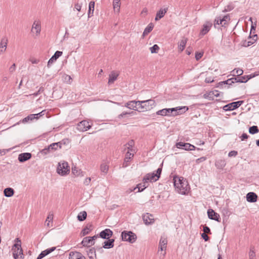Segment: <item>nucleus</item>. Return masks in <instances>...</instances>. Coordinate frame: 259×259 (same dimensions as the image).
<instances>
[{
  "label": "nucleus",
  "mask_w": 259,
  "mask_h": 259,
  "mask_svg": "<svg viewBox=\"0 0 259 259\" xmlns=\"http://www.w3.org/2000/svg\"><path fill=\"white\" fill-rule=\"evenodd\" d=\"M174 186L177 191L181 194L186 195L189 192L190 187L187 181L183 178L175 177L174 178Z\"/></svg>",
  "instance_id": "nucleus-1"
},
{
  "label": "nucleus",
  "mask_w": 259,
  "mask_h": 259,
  "mask_svg": "<svg viewBox=\"0 0 259 259\" xmlns=\"http://www.w3.org/2000/svg\"><path fill=\"white\" fill-rule=\"evenodd\" d=\"M15 241L16 243L12 247L13 257L15 259H23L24 254L21 246V240L17 238Z\"/></svg>",
  "instance_id": "nucleus-2"
},
{
  "label": "nucleus",
  "mask_w": 259,
  "mask_h": 259,
  "mask_svg": "<svg viewBox=\"0 0 259 259\" xmlns=\"http://www.w3.org/2000/svg\"><path fill=\"white\" fill-rule=\"evenodd\" d=\"M121 237L122 241H127L131 243H134L137 240V235L131 231H123L121 232Z\"/></svg>",
  "instance_id": "nucleus-3"
},
{
  "label": "nucleus",
  "mask_w": 259,
  "mask_h": 259,
  "mask_svg": "<svg viewBox=\"0 0 259 259\" xmlns=\"http://www.w3.org/2000/svg\"><path fill=\"white\" fill-rule=\"evenodd\" d=\"M70 171L69 166L67 162L63 161L58 163L57 172L61 176H65Z\"/></svg>",
  "instance_id": "nucleus-4"
},
{
  "label": "nucleus",
  "mask_w": 259,
  "mask_h": 259,
  "mask_svg": "<svg viewBox=\"0 0 259 259\" xmlns=\"http://www.w3.org/2000/svg\"><path fill=\"white\" fill-rule=\"evenodd\" d=\"M58 148H61V143H53L48 146L47 147L41 150L40 153L44 155H47L50 153L51 152H53L55 150H56L58 149Z\"/></svg>",
  "instance_id": "nucleus-5"
},
{
  "label": "nucleus",
  "mask_w": 259,
  "mask_h": 259,
  "mask_svg": "<svg viewBox=\"0 0 259 259\" xmlns=\"http://www.w3.org/2000/svg\"><path fill=\"white\" fill-rule=\"evenodd\" d=\"M176 146L178 148L183 149L186 151H193L195 150V149L198 150H202V149L199 148H196L194 145L190 143H184L182 142L177 143Z\"/></svg>",
  "instance_id": "nucleus-6"
},
{
  "label": "nucleus",
  "mask_w": 259,
  "mask_h": 259,
  "mask_svg": "<svg viewBox=\"0 0 259 259\" xmlns=\"http://www.w3.org/2000/svg\"><path fill=\"white\" fill-rule=\"evenodd\" d=\"M244 103L243 101L233 102L223 106V109L225 111H232L240 107Z\"/></svg>",
  "instance_id": "nucleus-7"
},
{
  "label": "nucleus",
  "mask_w": 259,
  "mask_h": 259,
  "mask_svg": "<svg viewBox=\"0 0 259 259\" xmlns=\"http://www.w3.org/2000/svg\"><path fill=\"white\" fill-rule=\"evenodd\" d=\"M140 104H142L143 112L150 110L155 106V101L154 100L149 99L145 101H141Z\"/></svg>",
  "instance_id": "nucleus-8"
},
{
  "label": "nucleus",
  "mask_w": 259,
  "mask_h": 259,
  "mask_svg": "<svg viewBox=\"0 0 259 259\" xmlns=\"http://www.w3.org/2000/svg\"><path fill=\"white\" fill-rule=\"evenodd\" d=\"M212 23L210 21H206L202 25V28L199 33V36L200 37L206 34L210 30L212 27Z\"/></svg>",
  "instance_id": "nucleus-9"
},
{
  "label": "nucleus",
  "mask_w": 259,
  "mask_h": 259,
  "mask_svg": "<svg viewBox=\"0 0 259 259\" xmlns=\"http://www.w3.org/2000/svg\"><path fill=\"white\" fill-rule=\"evenodd\" d=\"M159 179L158 176L156 175L155 172L148 173L144 177L143 181L144 183H148L149 182H155Z\"/></svg>",
  "instance_id": "nucleus-10"
},
{
  "label": "nucleus",
  "mask_w": 259,
  "mask_h": 259,
  "mask_svg": "<svg viewBox=\"0 0 259 259\" xmlns=\"http://www.w3.org/2000/svg\"><path fill=\"white\" fill-rule=\"evenodd\" d=\"M91 127V125L89 122L87 120H82L77 125V129L80 132H84L89 130Z\"/></svg>",
  "instance_id": "nucleus-11"
},
{
  "label": "nucleus",
  "mask_w": 259,
  "mask_h": 259,
  "mask_svg": "<svg viewBox=\"0 0 259 259\" xmlns=\"http://www.w3.org/2000/svg\"><path fill=\"white\" fill-rule=\"evenodd\" d=\"M142 219L146 225H151L154 222L153 215L149 213L143 214L142 215Z\"/></svg>",
  "instance_id": "nucleus-12"
},
{
  "label": "nucleus",
  "mask_w": 259,
  "mask_h": 259,
  "mask_svg": "<svg viewBox=\"0 0 259 259\" xmlns=\"http://www.w3.org/2000/svg\"><path fill=\"white\" fill-rule=\"evenodd\" d=\"M173 108L174 110L172 112L173 116L182 114L183 113H185L189 109L187 106H178Z\"/></svg>",
  "instance_id": "nucleus-13"
},
{
  "label": "nucleus",
  "mask_w": 259,
  "mask_h": 259,
  "mask_svg": "<svg viewBox=\"0 0 259 259\" xmlns=\"http://www.w3.org/2000/svg\"><path fill=\"white\" fill-rule=\"evenodd\" d=\"M174 111V108H164L159 110L156 112V114L162 116H172V112Z\"/></svg>",
  "instance_id": "nucleus-14"
},
{
  "label": "nucleus",
  "mask_w": 259,
  "mask_h": 259,
  "mask_svg": "<svg viewBox=\"0 0 259 259\" xmlns=\"http://www.w3.org/2000/svg\"><path fill=\"white\" fill-rule=\"evenodd\" d=\"M208 217L210 220L220 222V215L215 212L213 209H209L207 210Z\"/></svg>",
  "instance_id": "nucleus-15"
},
{
  "label": "nucleus",
  "mask_w": 259,
  "mask_h": 259,
  "mask_svg": "<svg viewBox=\"0 0 259 259\" xmlns=\"http://www.w3.org/2000/svg\"><path fill=\"white\" fill-rule=\"evenodd\" d=\"M113 235V232L109 229H106L100 233V237L103 239H108Z\"/></svg>",
  "instance_id": "nucleus-16"
},
{
  "label": "nucleus",
  "mask_w": 259,
  "mask_h": 259,
  "mask_svg": "<svg viewBox=\"0 0 259 259\" xmlns=\"http://www.w3.org/2000/svg\"><path fill=\"white\" fill-rule=\"evenodd\" d=\"M31 31L35 32L36 36L40 34L41 31L40 23L39 21H35L32 26Z\"/></svg>",
  "instance_id": "nucleus-17"
},
{
  "label": "nucleus",
  "mask_w": 259,
  "mask_h": 259,
  "mask_svg": "<svg viewBox=\"0 0 259 259\" xmlns=\"http://www.w3.org/2000/svg\"><path fill=\"white\" fill-rule=\"evenodd\" d=\"M63 52L61 51H57L54 55L49 59L48 62V66L49 67L55 61L57 60L59 57L62 56Z\"/></svg>",
  "instance_id": "nucleus-18"
},
{
  "label": "nucleus",
  "mask_w": 259,
  "mask_h": 259,
  "mask_svg": "<svg viewBox=\"0 0 259 259\" xmlns=\"http://www.w3.org/2000/svg\"><path fill=\"white\" fill-rule=\"evenodd\" d=\"M94 229L93 225L91 223H89L87 226L81 230L80 235L81 236H84L89 234Z\"/></svg>",
  "instance_id": "nucleus-19"
},
{
  "label": "nucleus",
  "mask_w": 259,
  "mask_h": 259,
  "mask_svg": "<svg viewBox=\"0 0 259 259\" xmlns=\"http://www.w3.org/2000/svg\"><path fill=\"white\" fill-rule=\"evenodd\" d=\"M31 157V154L30 153H21L18 156V160L20 162H24Z\"/></svg>",
  "instance_id": "nucleus-20"
},
{
  "label": "nucleus",
  "mask_w": 259,
  "mask_h": 259,
  "mask_svg": "<svg viewBox=\"0 0 259 259\" xmlns=\"http://www.w3.org/2000/svg\"><path fill=\"white\" fill-rule=\"evenodd\" d=\"M134 153H131L130 151H127L125 154L124 162L122 164L123 167H126L129 165L130 160L133 157Z\"/></svg>",
  "instance_id": "nucleus-21"
},
{
  "label": "nucleus",
  "mask_w": 259,
  "mask_h": 259,
  "mask_svg": "<svg viewBox=\"0 0 259 259\" xmlns=\"http://www.w3.org/2000/svg\"><path fill=\"white\" fill-rule=\"evenodd\" d=\"M8 44V39L6 37L2 38L0 42V53H4L7 49Z\"/></svg>",
  "instance_id": "nucleus-22"
},
{
  "label": "nucleus",
  "mask_w": 259,
  "mask_h": 259,
  "mask_svg": "<svg viewBox=\"0 0 259 259\" xmlns=\"http://www.w3.org/2000/svg\"><path fill=\"white\" fill-rule=\"evenodd\" d=\"M167 243V240L166 238L161 237L159 241V250L163 251L165 250L166 248V245Z\"/></svg>",
  "instance_id": "nucleus-23"
},
{
  "label": "nucleus",
  "mask_w": 259,
  "mask_h": 259,
  "mask_svg": "<svg viewBox=\"0 0 259 259\" xmlns=\"http://www.w3.org/2000/svg\"><path fill=\"white\" fill-rule=\"evenodd\" d=\"M84 256L81 253L77 251H71L69 253V259H82Z\"/></svg>",
  "instance_id": "nucleus-24"
},
{
  "label": "nucleus",
  "mask_w": 259,
  "mask_h": 259,
  "mask_svg": "<svg viewBox=\"0 0 259 259\" xmlns=\"http://www.w3.org/2000/svg\"><path fill=\"white\" fill-rule=\"evenodd\" d=\"M257 196L254 192H249L246 195V200L249 202H255L257 201Z\"/></svg>",
  "instance_id": "nucleus-25"
},
{
  "label": "nucleus",
  "mask_w": 259,
  "mask_h": 259,
  "mask_svg": "<svg viewBox=\"0 0 259 259\" xmlns=\"http://www.w3.org/2000/svg\"><path fill=\"white\" fill-rule=\"evenodd\" d=\"M167 8L164 9L161 8L156 13V15L155 18V21H158L161 19L162 17H163L165 13L167 12Z\"/></svg>",
  "instance_id": "nucleus-26"
},
{
  "label": "nucleus",
  "mask_w": 259,
  "mask_h": 259,
  "mask_svg": "<svg viewBox=\"0 0 259 259\" xmlns=\"http://www.w3.org/2000/svg\"><path fill=\"white\" fill-rule=\"evenodd\" d=\"M56 249L55 247H52L42 251L37 256L36 259H42L43 257L49 254Z\"/></svg>",
  "instance_id": "nucleus-27"
},
{
  "label": "nucleus",
  "mask_w": 259,
  "mask_h": 259,
  "mask_svg": "<svg viewBox=\"0 0 259 259\" xmlns=\"http://www.w3.org/2000/svg\"><path fill=\"white\" fill-rule=\"evenodd\" d=\"M118 75V73L115 71H112L109 76L108 83L111 84L113 83L114 81L117 79Z\"/></svg>",
  "instance_id": "nucleus-28"
},
{
  "label": "nucleus",
  "mask_w": 259,
  "mask_h": 259,
  "mask_svg": "<svg viewBox=\"0 0 259 259\" xmlns=\"http://www.w3.org/2000/svg\"><path fill=\"white\" fill-rule=\"evenodd\" d=\"M81 243L83 246L90 247L91 245H94L95 244V242H93L89 236L83 238Z\"/></svg>",
  "instance_id": "nucleus-29"
},
{
  "label": "nucleus",
  "mask_w": 259,
  "mask_h": 259,
  "mask_svg": "<svg viewBox=\"0 0 259 259\" xmlns=\"http://www.w3.org/2000/svg\"><path fill=\"white\" fill-rule=\"evenodd\" d=\"M226 165L225 159H218L215 162V165L218 169H223Z\"/></svg>",
  "instance_id": "nucleus-30"
},
{
  "label": "nucleus",
  "mask_w": 259,
  "mask_h": 259,
  "mask_svg": "<svg viewBox=\"0 0 259 259\" xmlns=\"http://www.w3.org/2000/svg\"><path fill=\"white\" fill-rule=\"evenodd\" d=\"M114 239H108V240L105 241L104 242V245L102 247L105 249H109L112 248L114 246Z\"/></svg>",
  "instance_id": "nucleus-31"
},
{
  "label": "nucleus",
  "mask_w": 259,
  "mask_h": 259,
  "mask_svg": "<svg viewBox=\"0 0 259 259\" xmlns=\"http://www.w3.org/2000/svg\"><path fill=\"white\" fill-rule=\"evenodd\" d=\"M187 41V39L184 37L180 41L178 42V50L180 52H182L185 47Z\"/></svg>",
  "instance_id": "nucleus-32"
},
{
  "label": "nucleus",
  "mask_w": 259,
  "mask_h": 259,
  "mask_svg": "<svg viewBox=\"0 0 259 259\" xmlns=\"http://www.w3.org/2000/svg\"><path fill=\"white\" fill-rule=\"evenodd\" d=\"M4 195L7 197H12L14 194V190L12 188H7L4 191Z\"/></svg>",
  "instance_id": "nucleus-33"
},
{
  "label": "nucleus",
  "mask_w": 259,
  "mask_h": 259,
  "mask_svg": "<svg viewBox=\"0 0 259 259\" xmlns=\"http://www.w3.org/2000/svg\"><path fill=\"white\" fill-rule=\"evenodd\" d=\"M146 183H144V182L143 184H139L133 189H131L130 192H132L135 190L136 189H138V192H142L145 188H146L148 187V186L146 185Z\"/></svg>",
  "instance_id": "nucleus-34"
},
{
  "label": "nucleus",
  "mask_w": 259,
  "mask_h": 259,
  "mask_svg": "<svg viewBox=\"0 0 259 259\" xmlns=\"http://www.w3.org/2000/svg\"><path fill=\"white\" fill-rule=\"evenodd\" d=\"M230 20V17L229 14L226 15L224 16L223 18H221V19H220V23L222 25V26H225L228 21Z\"/></svg>",
  "instance_id": "nucleus-35"
},
{
  "label": "nucleus",
  "mask_w": 259,
  "mask_h": 259,
  "mask_svg": "<svg viewBox=\"0 0 259 259\" xmlns=\"http://www.w3.org/2000/svg\"><path fill=\"white\" fill-rule=\"evenodd\" d=\"M87 217V212L85 211H82L78 213V214L77 217V218L79 221L82 222L86 219Z\"/></svg>",
  "instance_id": "nucleus-36"
},
{
  "label": "nucleus",
  "mask_w": 259,
  "mask_h": 259,
  "mask_svg": "<svg viewBox=\"0 0 259 259\" xmlns=\"http://www.w3.org/2000/svg\"><path fill=\"white\" fill-rule=\"evenodd\" d=\"M153 27V24L152 23H150L144 29L143 33V36H145L150 33L152 30Z\"/></svg>",
  "instance_id": "nucleus-37"
},
{
  "label": "nucleus",
  "mask_w": 259,
  "mask_h": 259,
  "mask_svg": "<svg viewBox=\"0 0 259 259\" xmlns=\"http://www.w3.org/2000/svg\"><path fill=\"white\" fill-rule=\"evenodd\" d=\"M95 7V2L94 1H91L89 3V11H88V16L89 17H91V15H93Z\"/></svg>",
  "instance_id": "nucleus-38"
},
{
  "label": "nucleus",
  "mask_w": 259,
  "mask_h": 259,
  "mask_svg": "<svg viewBox=\"0 0 259 259\" xmlns=\"http://www.w3.org/2000/svg\"><path fill=\"white\" fill-rule=\"evenodd\" d=\"M136 101H131L127 102L125 105V107L130 109L135 110V108L136 106Z\"/></svg>",
  "instance_id": "nucleus-39"
},
{
  "label": "nucleus",
  "mask_w": 259,
  "mask_h": 259,
  "mask_svg": "<svg viewBox=\"0 0 259 259\" xmlns=\"http://www.w3.org/2000/svg\"><path fill=\"white\" fill-rule=\"evenodd\" d=\"M87 254H88L89 257L90 259L96 257V250L94 248H92L90 249L87 251Z\"/></svg>",
  "instance_id": "nucleus-40"
},
{
  "label": "nucleus",
  "mask_w": 259,
  "mask_h": 259,
  "mask_svg": "<svg viewBox=\"0 0 259 259\" xmlns=\"http://www.w3.org/2000/svg\"><path fill=\"white\" fill-rule=\"evenodd\" d=\"M134 145V141L133 140H130L126 145H125V146L126 148L128 149V151L133 152L134 151L133 149Z\"/></svg>",
  "instance_id": "nucleus-41"
},
{
  "label": "nucleus",
  "mask_w": 259,
  "mask_h": 259,
  "mask_svg": "<svg viewBox=\"0 0 259 259\" xmlns=\"http://www.w3.org/2000/svg\"><path fill=\"white\" fill-rule=\"evenodd\" d=\"M259 132V130L256 125H253L249 128V133L253 135Z\"/></svg>",
  "instance_id": "nucleus-42"
},
{
  "label": "nucleus",
  "mask_w": 259,
  "mask_h": 259,
  "mask_svg": "<svg viewBox=\"0 0 259 259\" xmlns=\"http://www.w3.org/2000/svg\"><path fill=\"white\" fill-rule=\"evenodd\" d=\"M231 72H233V75L234 76H236V74H237V76H239L243 73V70L242 69L235 68L232 70Z\"/></svg>",
  "instance_id": "nucleus-43"
},
{
  "label": "nucleus",
  "mask_w": 259,
  "mask_h": 259,
  "mask_svg": "<svg viewBox=\"0 0 259 259\" xmlns=\"http://www.w3.org/2000/svg\"><path fill=\"white\" fill-rule=\"evenodd\" d=\"M100 169L102 172L106 174L109 169V166L105 163H102L100 166Z\"/></svg>",
  "instance_id": "nucleus-44"
},
{
  "label": "nucleus",
  "mask_w": 259,
  "mask_h": 259,
  "mask_svg": "<svg viewBox=\"0 0 259 259\" xmlns=\"http://www.w3.org/2000/svg\"><path fill=\"white\" fill-rule=\"evenodd\" d=\"M236 80V78L232 77L227 79V80L222 81L220 83L224 84H228L232 85L233 83H235L234 81Z\"/></svg>",
  "instance_id": "nucleus-45"
},
{
  "label": "nucleus",
  "mask_w": 259,
  "mask_h": 259,
  "mask_svg": "<svg viewBox=\"0 0 259 259\" xmlns=\"http://www.w3.org/2000/svg\"><path fill=\"white\" fill-rule=\"evenodd\" d=\"M234 8V5L232 3H229L227 6H226L225 7L224 9L223 10V12L225 13V12L231 11Z\"/></svg>",
  "instance_id": "nucleus-46"
},
{
  "label": "nucleus",
  "mask_w": 259,
  "mask_h": 259,
  "mask_svg": "<svg viewBox=\"0 0 259 259\" xmlns=\"http://www.w3.org/2000/svg\"><path fill=\"white\" fill-rule=\"evenodd\" d=\"M34 119H35V116H34V114H30L25 118H24L22 120V122L23 123H26L29 121H32Z\"/></svg>",
  "instance_id": "nucleus-47"
},
{
  "label": "nucleus",
  "mask_w": 259,
  "mask_h": 259,
  "mask_svg": "<svg viewBox=\"0 0 259 259\" xmlns=\"http://www.w3.org/2000/svg\"><path fill=\"white\" fill-rule=\"evenodd\" d=\"M234 78L236 79V80L235 81H234L235 83V82H241V83L246 82L244 76H237V77H235Z\"/></svg>",
  "instance_id": "nucleus-48"
},
{
  "label": "nucleus",
  "mask_w": 259,
  "mask_h": 259,
  "mask_svg": "<svg viewBox=\"0 0 259 259\" xmlns=\"http://www.w3.org/2000/svg\"><path fill=\"white\" fill-rule=\"evenodd\" d=\"M141 101H136V108H135V110H137V111H138L139 112H143V109H142V104H140V103L139 102H141Z\"/></svg>",
  "instance_id": "nucleus-49"
},
{
  "label": "nucleus",
  "mask_w": 259,
  "mask_h": 259,
  "mask_svg": "<svg viewBox=\"0 0 259 259\" xmlns=\"http://www.w3.org/2000/svg\"><path fill=\"white\" fill-rule=\"evenodd\" d=\"M159 50V47L157 45H154L152 47L150 48V50L151 53H156Z\"/></svg>",
  "instance_id": "nucleus-50"
},
{
  "label": "nucleus",
  "mask_w": 259,
  "mask_h": 259,
  "mask_svg": "<svg viewBox=\"0 0 259 259\" xmlns=\"http://www.w3.org/2000/svg\"><path fill=\"white\" fill-rule=\"evenodd\" d=\"M53 219V214L52 213H50L46 219V222H47V225L49 227L50 223L52 222Z\"/></svg>",
  "instance_id": "nucleus-51"
},
{
  "label": "nucleus",
  "mask_w": 259,
  "mask_h": 259,
  "mask_svg": "<svg viewBox=\"0 0 259 259\" xmlns=\"http://www.w3.org/2000/svg\"><path fill=\"white\" fill-rule=\"evenodd\" d=\"M120 0H114L113 1V7L114 9H117L119 11L120 7Z\"/></svg>",
  "instance_id": "nucleus-52"
},
{
  "label": "nucleus",
  "mask_w": 259,
  "mask_h": 259,
  "mask_svg": "<svg viewBox=\"0 0 259 259\" xmlns=\"http://www.w3.org/2000/svg\"><path fill=\"white\" fill-rule=\"evenodd\" d=\"M203 233H206V234H211L210 228L206 225L203 226Z\"/></svg>",
  "instance_id": "nucleus-53"
},
{
  "label": "nucleus",
  "mask_w": 259,
  "mask_h": 259,
  "mask_svg": "<svg viewBox=\"0 0 259 259\" xmlns=\"http://www.w3.org/2000/svg\"><path fill=\"white\" fill-rule=\"evenodd\" d=\"M72 173L75 176H79L80 172V169H78L76 167L72 168Z\"/></svg>",
  "instance_id": "nucleus-54"
},
{
  "label": "nucleus",
  "mask_w": 259,
  "mask_h": 259,
  "mask_svg": "<svg viewBox=\"0 0 259 259\" xmlns=\"http://www.w3.org/2000/svg\"><path fill=\"white\" fill-rule=\"evenodd\" d=\"M249 259H255V253L254 250L250 249L249 253Z\"/></svg>",
  "instance_id": "nucleus-55"
},
{
  "label": "nucleus",
  "mask_w": 259,
  "mask_h": 259,
  "mask_svg": "<svg viewBox=\"0 0 259 259\" xmlns=\"http://www.w3.org/2000/svg\"><path fill=\"white\" fill-rule=\"evenodd\" d=\"M46 111V110H44L37 114H34V116H35V119H38L39 117L45 115Z\"/></svg>",
  "instance_id": "nucleus-56"
},
{
  "label": "nucleus",
  "mask_w": 259,
  "mask_h": 259,
  "mask_svg": "<svg viewBox=\"0 0 259 259\" xmlns=\"http://www.w3.org/2000/svg\"><path fill=\"white\" fill-rule=\"evenodd\" d=\"M203 52H196L195 53V59L196 60H199L203 56Z\"/></svg>",
  "instance_id": "nucleus-57"
},
{
  "label": "nucleus",
  "mask_w": 259,
  "mask_h": 259,
  "mask_svg": "<svg viewBox=\"0 0 259 259\" xmlns=\"http://www.w3.org/2000/svg\"><path fill=\"white\" fill-rule=\"evenodd\" d=\"M237 154H238L237 151H235V150H232L229 152L228 156L230 157H235L237 156Z\"/></svg>",
  "instance_id": "nucleus-58"
},
{
  "label": "nucleus",
  "mask_w": 259,
  "mask_h": 259,
  "mask_svg": "<svg viewBox=\"0 0 259 259\" xmlns=\"http://www.w3.org/2000/svg\"><path fill=\"white\" fill-rule=\"evenodd\" d=\"M207 158L205 156L201 157L196 159V162L197 163H199L200 162H203L206 160Z\"/></svg>",
  "instance_id": "nucleus-59"
},
{
  "label": "nucleus",
  "mask_w": 259,
  "mask_h": 259,
  "mask_svg": "<svg viewBox=\"0 0 259 259\" xmlns=\"http://www.w3.org/2000/svg\"><path fill=\"white\" fill-rule=\"evenodd\" d=\"M44 91V88L43 87H40L39 88L38 91L36 92H35L32 95L34 96H37L39 94H40V93Z\"/></svg>",
  "instance_id": "nucleus-60"
},
{
  "label": "nucleus",
  "mask_w": 259,
  "mask_h": 259,
  "mask_svg": "<svg viewBox=\"0 0 259 259\" xmlns=\"http://www.w3.org/2000/svg\"><path fill=\"white\" fill-rule=\"evenodd\" d=\"M201 237L205 240V241H207L209 239V237L207 236V234L203 233L201 235Z\"/></svg>",
  "instance_id": "nucleus-61"
},
{
  "label": "nucleus",
  "mask_w": 259,
  "mask_h": 259,
  "mask_svg": "<svg viewBox=\"0 0 259 259\" xmlns=\"http://www.w3.org/2000/svg\"><path fill=\"white\" fill-rule=\"evenodd\" d=\"M256 75L255 74H251L250 75H244L245 76V81H246V82L248 80H249L250 79L254 77Z\"/></svg>",
  "instance_id": "nucleus-62"
},
{
  "label": "nucleus",
  "mask_w": 259,
  "mask_h": 259,
  "mask_svg": "<svg viewBox=\"0 0 259 259\" xmlns=\"http://www.w3.org/2000/svg\"><path fill=\"white\" fill-rule=\"evenodd\" d=\"M220 19H221V17H217L214 21V26L215 27L216 25H221L220 23Z\"/></svg>",
  "instance_id": "nucleus-63"
},
{
  "label": "nucleus",
  "mask_w": 259,
  "mask_h": 259,
  "mask_svg": "<svg viewBox=\"0 0 259 259\" xmlns=\"http://www.w3.org/2000/svg\"><path fill=\"white\" fill-rule=\"evenodd\" d=\"M9 71L11 73H13L16 70V64L14 63L10 68H9Z\"/></svg>",
  "instance_id": "nucleus-64"
}]
</instances>
